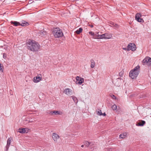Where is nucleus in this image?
Here are the masks:
<instances>
[{
  "label": "nucleus",
  "mask_w": 151,
  "mask_h": 151,
  "mask_svg": "<svg viewBox=\"0 0 151 151\" xmlns=\"http://www.w3.org/2000/svg\"><path fill=\"white\" fill-rule=\"evenodd\" d=\"M76 79L77 81L76 83L79 85H81L84 81V79L83 78L79 76H77L76 77Z\"/></svg>",
  "instance_id": "obj_8"
},
{
  "label": "nucleus",
  "mask_w": 151,
  "mask_h": 151,
  "mask_svg": "<svg viewBox=\"0 0 151 151\" xmlns=\"http://www.w3.org/2000/svg\"><path fill=\"white\" fill-rule=\"evenodd\" d=\"M84 145H86V146L87 147H88L90 145V142H88L87 141H85L84 142Z\"/></svg>",
  "instance_id": "obj_24"
},
{
  "label": "nucleus",
  "mask_w": 151,
  "mask_h": 151,
  "mask_svg": "<svg viewBox=\"0 0 151 151\" xmlns=\"http://www.w3.org/2000/svg\"><path fill=\"white\" fill-rule=\"evenodd\" d=\"M127 47H128L129 51L131 50L132 51H134L136 49V46L134 43H129L127 45Z\"/></svg>",
  "instance_id": "obj_6"
},
{
  "label": "nucleus",
  "mask_w": 151,
  "mask_h": 151,
  "mask_svg": "<svg viewBox=\"0 0 151 151\" xmlns=\"http://www.w3.org/2000/svg\"><path fill=\"white\" fill-rule=\"evenodd\" d=\"M41 79V77L36 76L34 78L33 81L35 83H37L40 81Z\"/></svg>",
  "instance_id": "obj_11"
},
{
  "label": "nucleus",
  "mask_w": 151,
  "mask_h": 151,
  "mask_svg": "<svg viewBox=\"0 0 151 151\" xmlns=\"http://www.w3.org/2000/svg\"><path fill=\"white\" fill-rule=\"evenodd\" d=\"M52 137L54 141L56 142H57V140L60 138L59 135L55 133H52Z\"/></svg>",
  "instance_id": "obj_10"
},
{
  "label": "nucleus",
  "mask_w": 151,
  "mask_h": 151,
  "mask_svg": "<svg viewBox=\"0 0 151 151\" xmlns=\"http://www.w3.org/2000/svg\"><path fill=\"white\" fill-rule=\"evenodd\" d=\"M143 65H147L148 66L151 65V58L149 57H146L142 61Z\"/></svg>",
  "instance_id": "obj_4"
},
{
  "label": "nucleus",
  "mask_w": 151,
  "mask_h": 151,
  "mask_svg": "<svg viewBox=\"0 0 151 151\" xmlns=\"http://www.w3.org/2000/svg\"><path fill=\"white\" fill-rule=\"evenodd\" d=\"M27 49L32 52L38 51L40 47L39 44L35 41L29 40L27 43Z\"/></svg>",
  "instance_id": "obj_1"
},
{
  "label": "nucleus",
  "mask_w": 151,
  "mask_h": 151,
  "mask_svg": "<svg viewBox=\"0 0 151 151\" xmlns=\"http://www.w3.org/2000/svg\"><path fill=\"white\" fill-rule=\"evenodd\" d=\"M111 27H115V28H118L119 27V26L116 24H115L114 26H111Z\"/></svg>",
  "instance_id": "obj_27"
},
{
  "label": "nucleus",
  "mask_w": 151,
  "mask_h": 151,
  "mask_svg": "<svg viewBox=\"0 0 151 151\" xmlns=\"http://www.w3.org/2000/svg\"><path fill=\"white\" fill-rule=\"evenodd\" d=\"M89 33L91 35L93 36H94V33L92 32H89Z\"/></svg>",
  "instance_id": "obj_33"
},
{
  "label": "nucleus",
  "mask_w": 151,
  "mask_h": 151,
  "mask_svg": "<svg viewBox=\"0 0 151 151\" xmlns=\"http://www.w3.org/2000/svg\"><path fill=\"white\" fill-rule=\"evenodd\" d=\"M106 115V114H105V113H103V115H104V116H105Z\"/></svg>",
  "instance_id": "obj_38"
},
{
  "label": "nucleus",
  "mask_w": 151,
  "mask_h": 151,
  "mask_svg": "<svg viewBox=\"0 0 151 151\" xmlns=\"http://www.w3.org/2000/svg\"><path fill=\"white\" fill-rule=\"evenodd\" d=\"M110 24L111 25V26H114L115 23L113 22H111L110 23Z\"/></svg>",
  "instance_id": "obj_34"
},
{
  "label": "nucleus",
  "mask_w": 151,
  "mask_h": 151,
  "mask_svg": "<svg viewBox=\"0 0 151 151\" xmlns=\"http://www.w3.org/2000/svg\"><path fill=\"white\" fill-rule=\"evenodd\" d=\"M89 26L91 28L93 27V25H90Z\"/></svg>",
  "instance_id": "obj_37"
},
{
  "label": "nucleus",
  "mask_w": 151,
  "mask_h": 151,
  "mask_svg": "<svg viewBox=\"0 0 151 151\" xmlns=\"http://www.w3.org/2000/svg\"><path fill=\"white\" fill-rule=\"evenodd\" d=\"M126 137V133H123V134H120L119 135V138H125Z\"/></svg>",
  "instance_id": "obj_19"
},
{
  "label": "nucleus",
  "mask_w": 151,
  "mask_h": 151,
  "mask_svg": "<svg viewBox=\"0 0 151 151\" xmlns=\"http://www.w3.org/2000/svg\"><path fill=\"white\" fill-rule=\"evenodd\" d=\"M28 119V123H29L33 122L34 121H35V119L34 118H32L31 119Z\"/></svg>",
  "instance_id": "obj_23"
},
{
  "label": "nucleus",
  "mask_w": 151,
  "mask_h": 151,
  "mask_svg": "<svg viewBox=\"0 0 151 151\" xmlns=\"http://www.w3.org/2000/svg\"><path fill=\"white\" fill-rule=\"evenodd\" d=\"M12 24H14V26H18L21 25V24L18 22L16 21H12L11 22Z\"/></svg>",
  "instance_id": "obj_13"
},
{
  "label": "nucleus",
  "mask_w": 151,
  "mask_h": 151,
  "mask_svg": "<svg viewBox=\"0 0 151 151\" xmlns=\"http://www.w3.org/2000/svg\"><path fill=\"white\" fill-rule=\"evenodd\" d=\"M111 108L113 110H115L116 109L117 106L116 104H114L112 106Z\"/></svg>",
  "instance_id": "obj_25"
},
{
  "label": "nucleus",
  "mask_w": 151,
  "mask_h": 151,
  "mask_svg": "<svg viewBox=\"0 0 151 151\" xmlns=\"http://www.w3.org/2000/svg\"><path fill=\"white\" fill-rule=\"evenodd\" d=\"M11 139L10 138H9L7 140V149H8L9 147L11 144Z\"/></svg>",
  "instance_id": "obj_15"
},
{
  "label": "nucleus",
  "mask_w": 151,
  "mask_h": 151,
  "mask_svg": "<svg viewBox=\"0 0 151 151\" xmlns=\"http://www.w3.org/2000/svg\"><path fill=\"white\" fill-rule=\"evenodd\" d=\"M100 35H95L93 36V38L94 39H99V36Z\"/></svg>",
  "instance_id": "obj_29"
},
{
  "label": "nucleus",
  "mask_w": 151,
  "mask_h": 151,
  "mask_svg": "<svg viewBox=\"0 0 151 151\" xmlns=\"http://www.w3.org/2000/svg\"><path fill=\"white\" fill-rule=\"evenodd\" d=\"M29 25L28 23L26 22L25 21H24V22H22L21 24V25L22 26H27Z\"/></svg>",
  "instance_id": "obj_22"
},
{
  "label": "nucleus",
  "mask_w": 151,
  "mask_h": 151,
  "mask_svg": "<svg viewBox=\"0 0 151 151\" xmlns=\"http://www.w3.org/2000/svg\"><path fill=\"white\" fill-rule=\"evenodd\" d=\"M140 70V66L137 65L135 67L133 70L130 71L129 76L132 79H134L137 76Z\"/></svg>",
  "instance_id": "obj_2"
},
{
  "label": "nucleus",
  "mask_w": 151,
  "mask_h": 151,
  "mask_svg": "<svg viewBox=\"0 0 151 151\" xmlns=\"http://www.w3.org/2000/svg\"><path fill=\"white\" fill-rule=\"evenodd\" d=\"M91 68H93L95 66V63L93 60H91Z\"/></svg>",
  "instance_id": "obj_18"
},
{
  "label": "nucleus",
  "mask_w": 151,
  "mask_h": 151,
  "mask_svg": "<svg viewBox=\"0 0 151 151\" xmlns=\"http://www.w3.org/2000/svg\"><path fill=\"white\" fill-rule=\"evenodd\" d=\"M63 92L68 96H70L72 94V91L68 88L65 89L63 91Z\"/></svg>",
  "instance_id": "obj_9"
},
{
  "label": "nucleus",
  "mask_w": 151,
  "mask_h": 151,
  "mask_svg": "<svg viewBox=\"0 0 151 151\" xmlns=\"http://www.w3.org/2000/svg\"><path fill=\"white\" fill-rule=\"evenodd\" d=\"M123 73V72H121L120 73H119V74L120 75V74L121 73L122 74V73Z\"/></svg>",
  "instance_id": "obj_40"
},
{
  "label": "nucleus",
  "mask_w": 151,
  "mask_h": 151,
  "mask_svg": "<svg viewBox=\"0 0 151 151\" xmlns=\"http://www.w3.org/2000/svg\"><path fill=\"white\" fill-rule=\"evenodd\" d=\"M46 34V31H41L39 33V35L41 37H43Z\"/></svg>",
  "instance_id": "obj_14"
},
{
  "label": "nucleus",
  "mask_w": 151,
  "mask_h": 151,
  "mask_svg": "<svg viewBox=\"0 0 151 151\" xmlns=\"http://www.w3.org/2000/svg\"><path fill=\"white\" fill-rule=\"evenodd\" d=\"M18 132L20 133H24L26 132V131L24 128H19L18 129Z\"/></svg>",
  "instance_id": "obj_16"
},
{
  "label": "nucleus",
  "mask_w": 151,
  "mask_h": 151,
  "mask_svg": "<svg viewBox=\"0 0 151 151\" xmlns=\"http://www.w3.org/2000/svg\"><path fill=\"white\" fill-rule=\"evenodd\" d=\"M142 15L140 13H138L135 16V19L137 22H144L143 19L140 18L141 17Z\"/></svg>",
  "instance_id": "obj_7"
},
{
  "label": "nucleus",
  "mask_w": 151,
  "mask_h": 151,
  "mask_svg": "<svg viewBox=\"0 0 151 151\" xmlns=\"http://www.w3.org/2000/svg\"><path fill=\"white\" fill-rule=\"evenodd\" d=\"M110 96L113 99H116V97L114 95H110Z\"/></svg>",
  "instance_id": "obj_30"
},
{
  "label": "nucleus",
  "mask_w": 151,
  "mask_h": 151,
  "mask_svg": "<svg viewBox=\"0 0 151 151\" xmlns=\"http://www.w3.org/2000/svg\"><path fill=\"white\" fill-rule=\"evenodd\" d=\"M28 119H25L24 121V124H26L28 123H28Z\"/></svg>",
  "instance_id": "obj_28"
},
{
  "label": "nucleus",
  "mask_w": 151,
  "mask_h": 151,
  "mask_svg": "<svg viewBox=\"0 0 151 151\" xmlns=\"http://www.w3.org/2000/svg\"><path fill=\"white\" fill-rule=\"evenodd\" d=\"M4 57V55H3V57Z\"/></svg>",
  "instance_id": "obj_42"
},
{
  "label": "nucleus",
  "mask_w": 151,
  "mask_h": 151,
  "mask_svg": "<svg viewBox=\"0 0 151 151\" xmlns=\"http://www.w3.org/2000/svg\"><path fill=\"white\" fill-rule=\"evenodd\" d=\"M84 147V145H81V147Z\"/></svg>",
  "instance_id": "obj_41"
},
{
  "label": "nucleus",
  "mask_w": 151,
  "mask_h": 151,
  "mask_svg": "<svg viewBox=\"0 0 151 151\" xmlns=\"http://www.w3.org/2000/svg\"><path fill=\"white\" fill-rule=\"evenodd\" d=\"M26 131V133H27L28 132V131L29 130V129L28 128H24Z\"/></svg>",
  "instance_id": "obj_32"
},
{
  "label": "nucleus",
  "mask_w": 151,
  "mask_h": 151,
  "mask_svg": "<svg viewBox=\"0 0 151 151\" xmlns=\"http://www.w3.org/2000/svg\"><path fill=\"white\" fill-rule=\"evenodd\" d=\"M52 113H54V114L55 115L58 114L61 115L63 114L62 112L58 111H54Z\"/></svg>",
  "instance_id": "obj_17"
},
{
  "label": "nucleus",
  "mask_w": 151,
  "mask_h": 151,
  "mask_svg": "<svg viewBox=\"0 0 151 151\" xmlns=\"http://www.w3.org/2000/svg\"><path fill=\"white\" fill-rule=\"evenodd\" d=\"M94 144L92 142H90V145L89 146H93Z\"/></svg>",
  "instance_id": "obj_35"
},
{
  "label": "nucleus",
  "mask_w": 151,
  "mask_h": 151,
  "mask_svg": "<svg viewBox=\"0 0 151 151\" xmlns=\"http://www.w3.org/2000/svg\"><path fill=\"white\" fill-rule=\"evenodd\" d=\"M82 31L83 29L81 28H80L76 31V32L77 34H79L82 32Z\"/></svg>",
  "instance_id": "obj_21"
},
{
  "label": "nucleus",
  "mask_w": 151,
  "mask_h": 151,
  "mask_svg": "<svg viewBox=\"0 0 151 151\" xmlns=\"http://www.w3.org/2000/svg\"><path fill=\"white\" fill-rule=\"evenodd\" d=\"M53 112V111H51L50 113V115H53V114H54V113H52Z\"/></svg>",
  "instance_id": "obj_36"
},
{
  "label": "nucleus",
  "mask_w": 151,
  "mask_h": 151,
  "mask_svg": "<svg viewBox=\"0 0 151 151\" xmlns=\"http://www.w3.org/2000/svg\"><path fill=\"white\" fill-rule=\"evenodd\" d=\"M128 151H132V150L131 149H129Z\"/></svg>",
  "instance_id": "obj_39"
},
{
  "label": "nucleus",
  "mask_w": 151,
  "mask_h": 151,
  "mask_svg": "<svg viewBox=\"0 0 151 151\" xmlns=\"http://www.w3.org/2000/svg\"><path fill=\"white\" fill-rule=\"evenodd\" d=\"M97 114L100 116L103 115V113H102L101 110H99L97 111Z\"/></svg>",
  "instance_id": "obj_26"
},
{
  "label": "nucleus",
  "mask_w": 151,
  "mask_h": 151,
  "mask_svg": "<svg viewBox=\"0 0 151 151\" xmlns=\"http://www.w3.org/2000/svg\"><path fill=\"white\" fill-rule=\"evenodd\" d=\"M123 49L126 51H129L128 47H127V46L126 47H123L122 48Z\"/></svg>",
  "instance_id": "obj_31"
},
{
  "label": "nucleus",
  "mask_w": 151,
  "mask_h": 151,
  "mask_svg": "<svg viewBox=\"0 0 151 151\" xmlns=\"http://www.w3.org/2000/svg\"><path fill=\"white\" fill-rule=\"evenodd\" d=\"M55 38H58L63 36L62 30L59 28H55L52 32Z\"/></svg>",
  "instance_id": "obj_3"
},
{
  "label": "nucleus",
  "mask_w": 151,
  "mask_h": 151,
  "mask_svg": "<svg viewBox=\"0 0 151 151\" xmlns=\"http://www.w3.org/2000/svg\"><path fill=\"white\" fill-rule=\"evenodd\" d=\"M145 122L143 120H142L139 122H137L136 125L137 126H142L145 124Z\"/></svg>",
  "instance_id": "obj_12"
},
{
  "label": "nucleus",
  "mask_w": 151,
  "mask_h": 151,
  "mask_svg": "<svg viewBox=\"0 0 151 151\" xmlns=\"http://www.w3.org/2000/svg\"><path fill=\"white\" fill-rule=\"evenodd\" d=\"M71 97H72V99L73 100V101L75 102V103L76 104H77L78 102V100L77 98H76L75 96H71Z\"/></svg>",
  "instance_id": "obj_20"
},
{
  "label": "nucleus",
  "mask_w": 151,
  "mask_h": 151,
  "mask_svg": "<svg viewBox=\"0 0 151 151\" xmlns=\"http://www.w3.org/2000/svg\"><path fill=\"white\" fill-rule=\"evenodd\" d=\"M99 39H110L112 37V34L109 33H104L102 35H100L99 36Z\"/></svg>",
  "instance_id": "obj_5"
},
{
  "label": "nucleus",
  "mask_w": 151,
  "mask_h": 151,
  "mask_svg": "<svg viewBox=\"0 0 151 151\" xmlns=\"http://www.w3.org/2000/svg\"><path fill=\"white\" fill-rule=\"evenodd\" d=\"M4 57V55H3V57Z\"/></svg>",
  "instance_id": "obj_43"
}]
</instances>
